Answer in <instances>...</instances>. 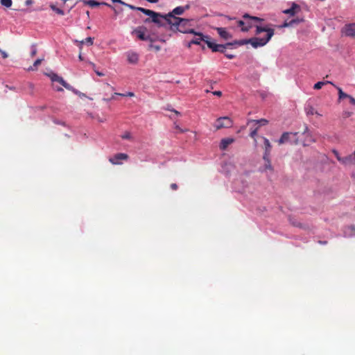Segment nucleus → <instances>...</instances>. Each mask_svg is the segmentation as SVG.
Returning <instances> with one entry per match:
<instances>
[{"label":"nucleus","mask_w":355,"mask_h":355,"mask_svg":"<svg viewBox=\"0 0 355 355\" xmlns=\"http://www.w3.org/2000/svg\"><path fill=\"white\" fill-rule=\"evenodd\" d=\"M243 20H239L237 21V26L241 28V31L243 32H247L253 26H256V34L259 35L262 32L266 33L265 37H256L248 40H242L236 41L234 44L239 46L250 44L254 48L259 46H263L266 44L272 36L274 35V30L267 26L262 27L261 26L256 25L254 22L261 21L262 19L257 17H250L245 14L243 16Z\"/></svg>","instance_id":"1"},{"label":"nucleus","mask_w":355,"mask_h":355,"mask_svg":"<svg viewBox=\"0 0 355 355\" xmlns=\"http://www.w3.org/2000/svg\"><path fill=\"white\" fill-rule=\"evenodd\" d=\"M167 21L172 26L175 27L180 32L183 33H192L194 30L192 28V19H183L168 15Z\"/></svg>","instance_id":"2"},{"label":"nucleus","mask_w":355,"mask_h":355,"mask_svg":"<svg viewBox=\"0 0 355 355\" xmlns=\"http://www.w3.org/2000/svg\"><path fill=\"white\" fill-rule=\"evenodd\" d=\"M128 6L132 10H139L141 12H143L144 14H145L148 16H150L152 18V21H153L155 23L159 22V17H160L159 14H158L151 10L146 9V8H141V7H135L131 5H128Z\"/></svg>","instance_id":"3"},{"label":"nucleus","mask_w":355,"mask_h":355,"mask_svg":"<svg viewBox=\"0 0 355 355\" xmlns=\"http://www.w3.org/2000/svg\"><path fill=\"white\" fill-rule=\"evenodd\" d=\"M137 38L141 41H147L150 39V35L147 33V29L144 26H139L132 31Z\"/></svg>","instance_id":"4"},{"label":"nucleus","mask_w":355,"mask_h":355,"mask_svg":"<svg viewBox=\"0 0 355 355\" xmlns=\"http://www.w3.org/2000/svg\"><path fill=\"white\" fill-rule=\"evenodd\" d=\"M233 123L230 118L227 116L220 117L218 118L215 123V128L217 130L221 128H230L232 125Z\"/></svg>","instance_id":"5"},{"label":"nucleus","mask_w":355,"mask_h":355,"mask_svg":"<svg viewBox=\"0 0 355 355\" xmlns=\"http://www.w3.org/2000/svg\"><path fill=\"white\" fill-rule=\"evenodd\" d=\"M128 156L125 153H118L109 159V161L113 164H121L122 161L127 160Z\"/></svg>","instance_id":"6"},{"label":"nucleus","mask_w":355,"mask_h":355,"mask_svg":"<svg viewBox=\"0 0 355 355\" xmlns=\"http://www.w3.org/2000/svg\"><path fill=\"white\" fill-rule=\"evenodd\" d=\"M49 76L50 77L52 82H58L60 83L63 87H64L67 89L72 90V87L67 83H66L62 77L58 76L55 73L49 74Z\"/></svg>","instance_id":"7"},{"label":"nucleus","mask_w":355,"mask_h":355,"mask_svg":"<svg viewBox=\"0 0 355 355\" xmlns=\"http://www.w3.org/2000/svg\"><path fill=\"white\" fill-rule=\"evenodd\" d=\"M192 34L195 35L196 37L193 39L189 44V46H191V44H200L201 42L207 40L209 39V36H204L201 33H197L194 31V33Z\"/></svg>","instance_id":"8"},{"label":"nucleus","mask_w":355,"mask_h":355,"mask_svg":"<svg viewBox=\"0 0 355 355\" xmlns=\"http://www.w3.org/2000/svg\"><path fill=\"white\" fill-rule=\"evenodd\" d=\"M208 47L210 48L214 52H223L225 49V46L223 44H217L213 42H211L207 39L205 40Z\"/></svg>","instance_id":"9"},{"label":"nucleus","mask_w":355,"mask_h":355,"mask_svg":"<svg viewBox=\"0 0 355 355\" xmlns=\"http://www.w3.org/2000/svg\"><path fill=\"white\" fill-rule=\"evenodd\" d=\"M343 33L346 36L355 37V23L345 25L343 29Z\"/></svg>","instance_id":"10"},{"label":"nucleus","mask_w":355,"mask_h":355,"mask_svg":"<svg viewBox=\"0 0 355 355\" xmlns=\"http://www.w3.org/2000/svg\"><path fill=\"white\" fill-rule=\"evenodd\" d=\"M218 34L224 40L232 38V35L225 28H216Z\"/></svg>","instance_id":"11"},{"label":"nucleus","mask_w":355,"mask_h":355,"mask_svg":"<svg viewBox=\"0 0 355 355\" xmlns=\"http://www.w3.org/2000/svg\"><path fill=\"white\" fill-rule=\"evenodd\" d=\"M234 142V139L232 138L223 139L220 143V148L223 150H225L227 146Z\"/></svg>","instance_id":"12"},{"label":"nucleus","mask_w":355,"mask_h":355,"mask_svg":"<svg viewBox=\"0 0 355 355\" xmlns=\"http://www.w3.org/2000/svg\"><path fill=\"white\" fill-rule=\"evenodd\" d=\"M128 60L130 63L135 64L139 60V55L135 52H130L127 55Z\"/></svg>","instance_id":"13"},{"label":"nucleus","mask_w":355,"mask_h":355,"mask_svg":"<svg viewBox=\"0 0 355 355\" xmlns=\"http://www.w3.org/2000/svg\"><path fill=\"white\" fill-rule=\"evenodd\" d=\"M299 8V6L296 3H293L291 8L283 10V12L284 14L293 16L296 13V9Z\"/></svg>","instance_id":"14"},{"label":"nucleus","mask_w":355,"mask_h":355,"mask_svg":"<svg viewBox=\"0 0 355 355\" xmlns=\"http://www.w3.org/2000/svg\"><path fill=\"white\" fill-rule=\"evenodd\" d=\"M268 121L265 119H261L259 120H252L249 121V123L253 124L254 126L259 127L260 125H265L268 124Z\"/></svg>","instance_id":"15"},{"label":"nucleus","mask_w":355,"mask_h":355,"mask_svg":"<svg viewBox=\"0 0 355 355\" xmlns=\"http://www.w3.org/2000/svg\"><path fill=\"white\" fill-rule=\"evenodd\" d=\"M184 11V9L183 7L182 6H178V7H176L175 8H174L172 11L171 13H170L169 15H173L175 16V15H182Z\"/></svg>","instance_id":"16"},{"label":"nucleus","mask_w":355,"mask_h":355,"mask_svg":"<svg viewBox=\"0 0 355 355\" xmlns=\"http://www.w3.org/2000/svg\"><path fill=\"white\" fill-rule=\"evenodd\" d=\"M264 144L266 146V155L264 156V159H266V157L268 156L270 153L271 145L269 140L266 138H264Z\"/></svg>","instance_id":"17"},{"label":"nucleus","mask_w":355,"mask_h":355,"mask_svg":"<svg viewBox=\"0 0 355 355\" xmlns=\"http://www.w3.org/2000/svg\"><path fill=\"white\" fill-rule=\"evenodd\" d=\"M290 134L288 132H284L278 141L279 144H282L288 140Z\"/></svg>","instance_id":"18"},{"label":"nucleus","mask_w":355,"mask_h":355,"mask_svg":"<svg viewBox=\"0 0 355 355\" xmlns=\"http://www.w3.org/2000/svg\"><path fill=\"white\" fill-rule=\"evenodd\" d=\"M334 155L336 156L337 159H338V161H340V162L343 163V164H347L348 161H349L351 159H352V157H346V158H340L338 155V153L337 151L336 150H333Z\"/></svg>","instance_id":"19"},{"label":"nucleus","mask_w":355,"mask_h":355,"mask_svg":"<svg viewBox=\"0 0 355 355\" xmlns=\"http://www.w3.org/2000/svg\"><path fill=\"white\" fill-rule=\"evenodd\" d=\"M49 7L51 8V9L52 10L55 11L57 14H58L60 15H64V11L62 9L57 8L54 4H50Z\"/></svg>","instance_id":"20"},{"label":"nucleus","mask_w":355,"mask_h":355,"mask_svg":"<svg viewBox=\"0 0 355 355\" xmlns=\"http://www.w3.org/2000/svg\"><path fill=\"white\" fill-rule=\"evenodd\" d=\"M304 142L306 143L305 145H309V143L311 142H313L315 140L314 139H312L311 137V136L309 135V134L308 132H304Z\"/></svg>","instance_id":"21"},{"label":"nucleus","mask_w":355,"mask_h":355,"mask_svg":"<svg viewBox=\"0 0 355 355\" xmlns=\"http://www.w3.org/2000/svg\"><path fill=\"white\" fill-rule=\"evenodd\" d=\"M1 3L6 8H10L12 6V0H1Z\"/></svg>","instance_id":"22"},{"label":"nucleus","mask_w":355,"mask_h":355,"mask_svg":"<svg viewBox=\"0 0 355 355\" xmlns=\"http://www.w3.org/2000/svg\"><path fill=\"white\" fill-rule=\"evenodd\" d=\"M327 83H330V82H329V81H327V82H326V83H324V82H318L317 83H315V84L314 85L313 88H314L315 89H321V88H322V87L324 85H325V84H327Z\"/></svg>","instance_id":"23"},{"label":"nucleus","mask_w":355,"mask_h":355,"mask_svg":"<svg viewBox=\"0 0 355 355\" xmlns=\"http://www.w3.org/2000/svg\"><path fill=\"white\" fill-rule=\"evenodd\" d=\"M338 89L339 99L349 97V95L344 93L340 88H338Z\"/></svg>","instance_id":"24"},{"label":"nucleus","mask_w":355,"mask_h":355,"mask_svg":"<svg viewBox=\"0 0 355 355\" xmlns=\"http://www.w3.org/2000/svg\"><path fill=\"white\" fill-rule=\"evenodd\" d=\"M121 137L124 139H131V134L128 132H126L121 136Z\"/></svg>","instance_id":"25"},{"label":"nucleus","mask_w":355,"mask_h":355,"mask_svg":"<svg viewBox=\"0 0 355 355\" xmlns=\"http://www.w3.org/2000/svg\"><path fill=\"white\" fill-rule=\"evenodd\" d=\"M258 128L259 127L256 126L255 128L250 132V137L254 138L257 135Z\"/></svg>","instance_id":"26"},{"label":"nucleus","mask_w":355,"mask_h":355,"mask_svg":"<svg viewBox=\"0 0 355 355\" xmlns=\"http://www.w3.org/2000/svg\"><path fill=\"white\" fill-rule=\"evenodd\" d=\"M88 4L91 6H98L100 3L94 0H90L89 2H88Z\"/></svg>","instance_id":"27"},{"label":"nucleus","mask_w":355,"mask_h":355,"mask_svg":"<svg viewBox=\"0 0 355 355\" xmlns=\"http://www.w3.org/2000/svg\"><path fill=\"white\" fill-rule=\"evenodd\" d=\"M115 94L116 95H121V96H134V93L133 92H128L127 94H119V93H115Z\"/></svg>","instance_id":"28"},{"label":"nucleus","mask_w":355,"mask_h":355,"mask_svg":"<svg viewBox=\"0 0 355 355\" xmlns=\"http://www.w3.org/2000/svg\"><path fill=\"white\" fill-rule=\"evenodd\" d=\"M41 62H42V60L40 59L36 60L33 64L34 67H35V68L37 67V66L41 64Z\"/></svg>","instance_id":"29"},{"label":"nucleus","mask_w":355,"mask_h":355,"mask_svg":"<svg viewBox=\"0 0 355 355\" xmlns=\"http://www.w3.org/2000/svg\"><path fill=\"white\" fill-rule=\"evenodd\" d=\"M348 98L349 100L350 103L355 105V98L351 96H349Z\"/></svg>","instance_id":"30"},{"label":"nucleus","mask_w":355,"mask_h":355,"mask_svg":"<svg viewBox=\"0 0 355 355\" xmlns=\"http://www.w3.org/2000/svg\"><path fill=\"white\" fill-rule=\"evenodd\" d=\"M171 188L173 190H176L178 189V185L175 183H173L171 184Z\"/></svg>","instance_id":"31"},{"label":"nucleus","mask_w":355,"mask_h":355,"mask_svg":"<svg viewBox=\"0 0 355 355\" xmlns=\"http://www.w3.org/2000/svg\"><path fill=\"white\" fill-rule=\"evenodd\" d=\"M175 129L180 132H184L186 130L181 129L178 125H175Z\"/></svg>","instance_id":"32"},{"label":"nucleus","mask_w":355,"mask_h":355,"mask_svg":"<svg viewBox=\"0 0 355 355\" xmlns=\"http://www.w3.org/2000/svg\"><path fill=\"white\" fill-rule=\"evenodd\" d=\"M0 52L3 58H8V54L5 51H0Z\"/></svg>","instance_id":"33"},{"label":"nucleus","mask_w":355,"mask_h":355,"mask_svg":"<svg viewBox=\"0 0 355 355\" xmlns=\"http://www.w3.org/2000/svg\"><path fill=\"white\" fill-rule=\"evenodd\" d=\"M213 94L218 96H220L222 95V92L220 91H215V92H214Z\"/></svg>","instance_id":"34"},{"label":"nucleus","mask_w":355,"mask_h":355,"mask_svg":"<svg viewBox=\"0 0 355 355\" xmlns=\"http://www.w3.org/2000/svg\"><path fill=\"white\" fill-rule=\"evenodd\" d=\"M150 49H155L156 51H159V47L158 46H154V45H153V44H151V45L150 46Z\"/></svg>","instance_id":"35"},{"label":"nucleus","mask_w":355,"mask_h":355,"mask_svg":"<svg viewBox=\"0 0 355 355\" xmlns=\"http://www.w3.org/2000/svg\"><path fill=\"white\" fill-rule=\"evenodd\" d=\"M54 89L57 92H62L63 91L62 88L60 87H55Z\"/></svg>","instance_id":"36"},{"label":"nucleus","mask_w":355,"mask_h":355,"mask_svg":"<svg viewBox=\"0 0 355 355\" xmlns=\"http://www.w3.org/2000/svg\"><path fill=\"white\" fill-rule=\"evenodd\" d=\"M114 3H119L121 4H124V3L121 0H112Z\"/></svg>","instance_id":"37"},{"label":"nucleus","mask_w":355,"mask_h":355,"mask_svg":"<svg viewBox=\"0 0 355 355\" xmlns=\"http://www.w3.org/2000/svg\"><path fill=\"white\" fill-rule=\"evenodd\" d=\"M172 111L174 112L177 115H180V113L178 111L175 110H173Z\"/></svg>","instance_id":"38"},{"label":"nucleus","mask_w":355,"mask_h":355,"mask_svg":"<svg viewBox=\"0 0 355 355\" xmlns=\"http://www.w3.org/2000/svg\"><path fill=\"white\" fill-rule=\"evenodd\" d=\"M227 57L228 58L232 59V58H234V55H227Z\"/></svg>","instance_id":"39"},{"label":"nucleus","mask_w":355,"mask_h":355,"mask_svg":"<svg viewBox=\"0 0 355 355\" xmlns=\"http://www.w3.org/2000/svg\"><path fill=\"white\" fill-rule=\"evenodd\" d=\"M88 42L92 44V39L91 37L87 38Z\"/></svg>","instance_id":"40"},{"label":"nucleus","mask_w":355,"mask_h":355,"mask_svg":"<svg viewBox=\"0 0 355 355\" xmlns=\"http://www.w3.org/2000/svg\"><path fill=\"white\" fill-rule=\"evenodd\" d=\"M96 74L100 76H103V74L102 73L98 72V71L96 72Z\"/></svg>","instance_id":"41"},{"label":"nucleus","mask_w":355,"mask_h":355,"mask_svg":"<svg viewBox=\"0 0 355 355\" xmlns=\"http://www.w3.org/2000/svg\"><path fill=\"white\" fill-rule=\"evenodd\" d=\"M232 44H233V43H227L226 45H227V46H231V45H232Z\"/></svg>","instance_id":"42"},{"label":"nucleus","mask_w":355,"mask_h":355,"mask_svg":"<svg viewBox=\"0 0 355 355\" xmlns=\"http://www.w3.org/2000/svg\"><path fill=\"white\" fill-rule=\"evenodd\" d=\"M35 54V51H33V55Z\"/></svg>","instance_id":"43"},{"label":"nucleus","mask_w":355,"mask_h":355,"mask_svg":"<svg viewBox=\"0 0 355 355\" xmlns=\"http://www.w3.org/2000/svg\"><path fill=\"white\" fill-rule=\"evenodd\" d=\"M288 24H284V26H287Z\"/></svg>","instance_id":"44"}]
</instances>
